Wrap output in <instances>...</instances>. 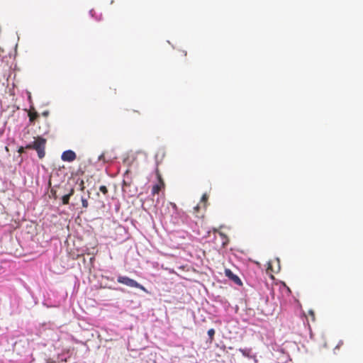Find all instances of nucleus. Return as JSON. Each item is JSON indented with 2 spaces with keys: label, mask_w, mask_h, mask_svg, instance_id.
<instances>
[{
  "label": "nucleus",
  "mask_w": 363,
  "mask_h": 363,
  "mask_svg": "<svg viewBox=\"0 0 363 363\" xmlns=\"http://www.w3.org/2000/svg\"><path fill=\"white\" fill-rule=\"evenodd\" d=\"M46 140L42 137H38L33 143L28 144L26 146V149H33L38 152V157L42 159L45 157Z\"/></svg>",
  "instance_id": "f257e3e1"
},
{
  "label": "nucleus",
  "mask_w": 363,
  "mask_h": 363,
  "mask_svg": "<svg viewBox=\"0 0 363 363\" xmlns=\"http://www.w3.org/2000/svg\"><path fill=\"white\" fill-rule=\"evenodd\" d=\"M117 281L129 287L137 288L141 289L143 291H147L146 289L143 285L128 277L119 276L117 278Z\"/></svg>",
  "instance_id": "f03ea898"
},
{
  "label": "nucleus",
  "mask_w": 363,
  "mask_h": 363,
  "mask_svg": "<svg viewBox=\"0 0 363 363\" xmlns=\"http://www.w3.org/2000/svg\"><path fill=\"white\" fill-rule=\"evenodd\" d=\"M157 177L158 179V182L153 185L152 188L151 194L152 196H155V194H158L160 191L162 190H164L165 188V184L164 182L163 179L162 178L161 174L158 171H157Z\"/></svg>",
  "instance_id": "7ed1b4c3"
},
{
  "label": "nucleus",
  "mask_w": 363,
  "mask_h": 363,
  "mask_svg": "<svg viewBox=\"0 0 363 363\" xmlns=\"http://www.w3.org/2000/svg\"><path fill=\"white\" fill-rule=\"evenodd\" d=\"M225 275L233 281L235 284L241 286L242 284L240 279L235 274L233 273V272L230 269H225Z\"/></svg>",
  "instance_id": "20e7f679"
},
{
  "label": "nucleus",
  "mask_w": 363,
  "mask_h": 363,
  "mask_svg": "<svg viewBox=\"0 0 363 363\" xmlns=\"http://www.w3.org/2000/svg\"><path fill=\"white\" fill-rule=\"evenodd\" d=\"M76 153L72 150H66L61 156L62 160L66 162H72L76 159Z\"/></svg>",
  "instance_id": "39448f33"
},
{
  "label": "nucleus",
  "mask_w": 363,
  "mask_h": 363,
  "mask_svg": "<svg viewBox=\"0 0 363 363\" xmlns=\"http://www.w3.org/2000/svg\"><path fill=\"white\" fill-rule=\"evenodd\" d=\"M74 193V189L73 188H72L69 193L64 195L62 197V204L64 205H67L69 203V199L72 196H73Z\"/></svg>",
  "instance_id": "423d86ee"
},
{
  "label": "nucleus",
  "mask_w": 363,
  "mask_h": 363,
  "mask_svg": "<svg viewBox=\"0 0 363 363\" xmlns=\"http://www.w3.org/2000/svg\"><path fill=\"white\" fill-rule=\"evenodd\" d=\"M28 115L30 123H34V121L39 117V114L34 108H30Z\"/></svg>",
  "instance_id": "0eeeda50"
},
{
  "label": "nucleus",
  "mask_w": 363,
  "mask_h": 363,
  "mask_svg": "<svg viewBox=\"0 0 363 363\" xmlns=\"http://www.w3.org/2000/svg\"><path fill=\"white\" fill-rule=\"evenodd\" d=\"M106 154L107 153L104 152L101 155H99V160H102L104 162H108L109 161H111V157H107Z\"/></svg>",
  "instance_id": "6e6552de"
},
{
  "label": "nucleus",
  "mask_w": 363,
  "mask_h": 363,
  "mask_svg": "<svg viewBox=\"0 0 363 363\" xmlns=\"http://www.w3.org/2000/svg\"><path fill=\"white\" fill-rule=\"evenodd\" d=\"M215 330L213 328H211L208 330V335L209 336L210 342H212L214 339Z\"/></svg>",
  "instance_id": "1a4fd4ad"
},
{
  "label": "nucleus",
  "mask_w": 363,
  "mask_h": 363,
  "mask_svg": "<svg viewBox=\"0 0 363 363\" xmlns=\"http://www.w3.org/2000/svg\"><path fill=\"white\" fill-rule=\"evenodd\" d=\"M81 201H82V207L84 208H87L89 206V203H88L87 199L82 196L81 198Z\"/></svg>",
  "instance_id": "9d476101"
},
{
  "label": "nucleus",
  "mask_w": 363,
  "mask_h": 363,
  "mask_svg": "<svg viewBox=\"0 0 363 363\" xmlns=\"http://www.w3.org/2000/svg\"><path fill=\"white\" fill-rule=\"evenodd\" d=\"M239 351L242 353V354L245 357H250V350H245V349H239Z\"/></svg>",
  "instance_id": "9b49d317"
},
{
  "label": "nucleus",
  "mask_w": 363,
  "mask_h": 363,
  "mask_svg": "<svg viewBox=\"0 0 363 363\" xmlns=\"http://www.w3.org/2000/svg\"><path fill=\"white\" fill-rule=\"evenodd\" d=\"M99 190L100 191L104 194V195H106L108 193V190L107 189V187L106 186H101L99 187Z\"/></svg>",
  "instance_id": "f8f14e48"
},
{
  "label": "nucleus",
  "mask_w": 363,
  "mask_h": 363,
  "mask_svg": "<svg viewBox=\"0 0 363 363\" xmlns=\"http://www.w3.org/2000/svg\"><path fill=\"white\" fill-rule=\"evenodd\" d=\"M308 315H310L311 318V320L312 321H315V313L313 310H309L308 311Z\"/></svg>",
  "instance_id": "ddd939ff"
},
{
  "label": "nucleus",
  "mask_w": 363,
  "mask_h": 363,
  "mask_svg": "<svg viewBox=\"0 0 363 363\" xmlns=\"http://www.w3.org/2000/svg\"><path fill=\"white\" fill-rule=\"evenodd\" d=\"M208 195L206 194H203V196L201 197V201L206 203L208 201Z\"/></svg>",
  "instance_id": "4468645a"
},
{
  "label": "nucleus",
  "mask_w": 363,
  "mask_h": 363,
  "mask_svg": "<svg viewBox=\"0 0 363 363\" xmlns=\"http://www.w3.org/2000/svg\"><path fill=\"white\" fill-rule=\"evenodd\" d=\"M79 186H80V190L81 191H84V190L85 186H84V182L83 180L80 181Z\"/></svg>",
  "instance_id": "2eb2a0df"
},
{
  "label": "nucleus",
  "mask_w": 363,
  "mask_h": 363,
  "mask_svg": "<svg viewBox=\"0 0 363 363\" xmlns=\"http://www.w3.org/2000/svg\"><path fill=\"white\" fill-rule=\"evenodd\" d=\"M218 235H219L221 238H223V239L227 240V237H226V235H225L223 233H222V232H218Z\"/></svg>",
  "instance_id": "dca6fc26"
},
{
  "label": "nucleus",
  "mask_w": 363,
  "mask_h": 363,
  "mask_svg": "<svg viewBox=\"0 0 363 363\" xmlns=\"http://www.w3.org/2000/svg\"><path fill=\"white\" fill-rule=\"evenodd\" d=\"M199 208H200V207H199V205L196 206L194 208V213H196L199 211Z\"/></svg>",
  "instance_id": "f3484780"
},
{
  "label": "nucleus",
  "mask_w": 363,
  "mask_h": 363,
  "mask_svg": "<svg viewBox=\"0 0 363 363\" xmlns=\"http://www.w3.org/2000/svg\"><path fill=\"white\" fill-rule=\"evenodd\" d=\"M213 233H218L219 231L217 228H213Z\"/></svg>",
  "instance_id": "a211bd4d"
},
{
  "label": "nucleus",
  "mask_w": 363,
  "mask_h": 363,
  "mask_svg": "<svg viewBox=\"0 0 363 363\" xmlns=\"http://www.w3.org/2000/svg\"><path fill=\"white\" fill-rule=\"evenodd\" d=\"M132 112H133V113L140 114L139 111H138L133 110V111H132Z\"/></svg>",
  "instance_id": "6ab92c4d"
}]
</instances>
